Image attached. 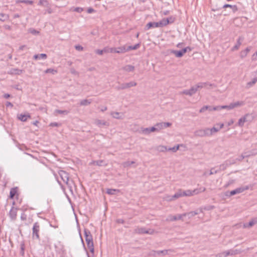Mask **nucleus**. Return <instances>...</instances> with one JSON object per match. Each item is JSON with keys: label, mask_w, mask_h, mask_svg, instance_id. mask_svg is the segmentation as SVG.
Segmentation results:
<instances>
[{"label": "nucleus", "mask_w": 257, "mask_h": 257, "mask_svg": "<svg viewBox=\"0 0 257 257\" xmlns=\"http://www.w3.org/2000/svg\"><path fill=\"white\" fill-rule=\"evenodd\" d=\"M206 189L205 187H200L198 188L194 189V190H179L169 200H172L175 198H178L181 197L187 196L190 197L195 195L198 194L201 192H203L205 191Z\"/></svg>", "instance_id": "1"}, {"label": "nucleus", "mask_w": 257, "mask_h": 257, "mask_svg": "<svg viewBox=\"0 0 257 257\" xmlns=\"http://www.w3.org/2000/svg\"><path fill=\"white\" fill-rule=\"evenodd\" d=\"M249 189L248 186H242L240 187H238L236 188L235 189L232 190L230 192H228L226 195L227 196H231L232 195H234L237 194L241 193L245 190H247Z\"/></svg>", "instance_id": "2"}, {"label": "nucleus", "mask_w": 257, "mask_h": 257, "mask_svg": "<svg viewBox=\"0 0 257 257\" xmlns=\"http://www.w3.org/2000/svg\"><path fill=\"white\" fill-rule=\"evenodd\" d=\"M40 230V225L38 222H35L33 227L32 236L33 239H39V232Z\"/></svg>", "instance_id": "3"}, {"label": "nucleus", "mask_w": 257, "mask_h": 257, "mask_svg": "<svg viewBox=\"0 0 257 257\" xmlns=\"http://www.w3.org/2000/svg\"><path fill=\"white\" fill-rule=\"evenodd\" d=\"M58 174L63 182L69 186V174L63 170L59 171Z\"/></svg>", "instance_id": "4"}, {"label": "nucleus", "mask_w": 257, "mask_h": 257, "mask_svg": "<svg viewBox=\"0 0 257 257\" xmlns=\"http://www.w3.org/2000/svg\"><path fill=\"white\" fill-rule=\"evenodd\" d=\"M186 215L187 213H183L174 216L169 215L166 220L169 221H174L178 220H182L183 217L186 216Z\"/></svg>", "instance_id": "5"}, {"label": "nucleus", "mask_w": 257, "mask_h": 257, "mask_svg": "<svg viewBox=\"0 0 257 257\" xmlns=\"http://www.w3.org/2000/svg\"><path fill=\"white\" fill-rule=\"evenodd\" d=\"M208 108H209V111L212 110H220L222 109H223L221 107V105H218L216 106L211 107L210 106L208 105H205L203 107H202L199 110V112L202 113L205 110H206Z\"/></svg>", "instance_id": "6"}, {"label": "nucleus", "mask_w": 257, "mask_h": 257, "mask_svg": "<svg viewBox=\"0 0 257 257\" xmlns=\"http://www.w3.org/2000/svg\"><path fill=\"white\" fill-rule=\"evenodd\" d=\"M207 129L205 128L204 129H201L196 131L194 132V135L197 137H203L205 136H208L207 133Z\"/></svg>", "instance_id": "7"}, {"label": "nucleus", "mask_w": 257, "mask_h": 257, "mask_svg": "<svg viewBox=\"0 0 257 257\" xmlns=\"http://www.w3.org/2000/svg\"><path fill=\"white\" fill-rule=\"evenodd\" d=\"M17 210L18 209L17 208H15L14 206H13L9 212V217L11 218V219L13 221L15 220L17 218Z\"/></svg>", "instance_id": "8"}, {"label": "nucleus", "mask_w": 257, "mask_h": 257, "mask_svg": "<svg viewBox=\"0 0 257 257\" xmlns=\"http://www.w3.org/2000/svg\"><path fill=\"white\" fill-rule=\"evenodd\" d=\"M137 85V83L135 81H131L128 83H124L120 85L119 87L120 89H125L131 87L135 86Z\"/></svg>", "instance_id": "9"}, {"label": "nucleus", "mask_w": 257, "mask_h": 257, "mask_svg": "<svg viewBox=\"0 0 257 257\" xmlns=\"http://www.w3.org/2000/svg\"><path fill=\"white\" fill-rule=\"evenodd\" d=\"M141 131L142 134L146 135H148L152 132H156L154 126L151 127L142 128Z\"/></svg>", "instance_id": "10"}, {"label": "nucleus", "mask_w": 257, "mask_h": 257, "mask_svg": "<svg viewBox=\"0 0 257 257\" xmlns=\"http://www.w3.org/2000/svg\"><path fill=\"white\" fill-rule=\"evenodd\" d=\"M84 235L86 242L93 241L92 236L88 229H84Z\"/></svg>", "instance_id": "11"}, {"label": "nucleus", "mask_w": 257, "mask_h": 257, "mask_svg": "<svg viewBox=\"0 0 257 257\" xmlns=\"http://www.w3.org/2000/svg\"><path fill=\"white\" fill-rule=\"evenodd\" d=\"M249 115V114L247 113L242 117H241V118H240L238 120L237 125L240 127L243 126L244 122L247 121V118Z\"/></svg>", "instance_id": "12"}, {"label": "nucleus", "mask_w": 257, "mask_h": 257, "mask_svg": "<svg viewBox=\"0 0 257 257\" xmlns=\"http://www.w3.org/2000/svg\"><path fill=\"white\" fill-rule=\"evenodd\" d=\"M22 72V70L18 68H11L8 72V73L11 75H20Z\"/></svg>", "instance_id": "13"}, {"label": "nucleus", "mask_w": 257, "mask_h": 257, "mask_svg": "<svg viewBox=\"0 0 257 257\" xmlns=\"http://www.w3.org/2000/svg\"><path fill=\"white\" fill-rule=\"evenodd\" d=\"M159 25L158 22H149L146 25L145 30H148L151 28H158Z\"/></svg>", "instance_id": "14"}, {"label": "nucleus", "mask_w": 257, "mask_h": 257, "mask_svg": "<svg viewBox=\"0 0 257 257\" xmlns=\"http://www.w3.org/2000/svg\"><path fill=\"white\" fill-rule=\"evenodd\" d=\"M170 19H172V18H164L161 20L160 21L158 22L159 24V27H163L166 26L170 23Z\"/></svg>", "instance_id": "15"}, {"label": "nucleus", "mask_w": 257, "mask_h": 257, "mask_svg": "<svg viewBox=\"0 0 257 257\" xmlns=\"http://www.w3.org/2000/svg\"><path fill=\"white\" fill-rule=\"evenodd\" d=\"M243 38L241 37H239L237 40L236 44L232 48L231 50L232 51L237 50L239 49V47L241 45V41L243 40Z\"/></svg>", "instance_id": "16"}, {"label": "nucleus", "mask_w": 257, "mask_h": 257, "mask_svg": "<svg viewBox=\"0 0 257 257\" xmlns=\"http://www.w3.org/2000/svg\"><path fill=\"white\" fill-rule=\"evenodd\" d=\"M231 103V107H232V109H233L235 107L243 106L245 104V102L243 101H237L236 102H232Z\"/></svg>", "instance_id": "17"}, {"label": "nucleus", "mask_w": 257, "mask_h": 257, "mask_svg": "<svg viewBox=\"0 0 257 257\" xmlns=\"http://www.w3.org/2000/svg\"><path fill=\"white\" fill-rule=\"evenodd\" d=\"M137 232L140 234H151L152 233L151 230H147L145 228H140L137 229Z\"/></svg>", "instance_id": "18"}, {"label": "nucleus", "mask_w": 257, "mask_h": 257, "mask_svg": "<svg viewBox=\"0 0 257 257\" xmlns=\"http://www.w3.org/2000/svg\"><path fill=\"white\" fill-rule=\"evenodd\" d=\"M208 131V136H210L215 134V133H217L219 131V129L216 127H213L211 128H207Z\"/></svg>", "instance_id": "19"}, {"label": "nucleus", "mask_w": 257, "mask_h": 257, "mask_svg": "<svg viewBox=\"0 0 257 257\" xmlns=\"http://www.w3.org/2000/svg\"><path fill=\"white\" fill-rule=\"evenodd\" d=\"M30 115L29 114H20L18 115V117L19 119L21 120L22 121H26L28 119V118H30Z\"/></svg>", "instance_id": "20"}, {"label": "nucleus", "mask_w": 257, "mask_h": 257, "mask_svg": "<svg viewBox=\"0 0 257 257\" xmlns=\"http://www.w3.org/2000/svg\"><path fill=\"white\" fill-rule=\"evenodd\" d=\"M171 53L174 54L175 55V56L178 58L182 57L184 55V53L182 52V50L179 51L173 50L171 51Z\"/></svg>", "instance_id": "21"}, {"label": "nucleus", "mask_w": 257, "mask_h": 257, "mask_svg": "<svg viewBox=\"0 0 257 257\" xmlns=\"http://www.w3.org/2000/svg\"><path fill=\"white\" fill-rule=\"evenodd\" d=\"M116 49L117 53H124L127 52V47L125 45L116 48Z\"/></svg>", "instance_id": "22"}, {"label": "nucleus", "mask_w": 257, "mask_h": 257, "mask_svg": "<svg viewBox=\"0 0 257 257\" xmlns=\"http://www.w3.org/2000/svg\"><path fill=\"white\" fill-rule=\"evenodd\" d=\"M243 153L246 156H247V158L252 156H254L257 154V150H252L251 151L244 152Z\"/></svg>", "instance_id": "23"}, {"label": "nucleus", "mask_w": 257, "mask_h": 257, "mask_svg": "<svg viewBox=\"0 0 257 257\" xmlns=\"http://www.w3.org/2000/svg\"><path fill=\"white\" fill-rule=\"evenodd\" d=\"M227 252L226 254L229 255H235L236 254H238L240 251L237 249H229L228 250H226Z\"/></svg>", "instance_id": "24"}, {"label": "nucleus", "mask_w": 257, "mask_h": 257, "mask_svg": "<svg viewBox=\"0 0 257 257\" xmlns=\"http://www.w3.org/2000/svg\"><path fill=\"white\" fill-rule=\"evenodd\" d=\"M95 123L99 127H101L102 125H107V122L105 121L100 119H96L95 121Z\"/></svg>", "instance_id": "25"}, {"label": "nucleus", "mask_w": 257, "mask_h": 257, "mask_svg": "<svg viewBox=\"0 0 257 257\" xmlns=\"http://www.w3.org/2000/svg\"><path fill=\"white\" fill-rule=\"evenodd\" d=\"M157 132H159L160 130L164 129L163 122L157 123L154 125Z\"/></svg>", "instance_id": "26"}, {"label": "nucleus", "mask_w": 257, "mask_h": 257, "mask_svg": "<svg viewBox=\"0 0 257 257\" xmlns=\"http://www.w3.org/2000/svg\"><path fill=\"white\" fill-rule=\"evenodd\" d=\"M135 69V67L131 65H127L123 68V70L127 72L133 71Z\"/></svg>", "instance_id": "27"}, {"label": "nucleus", "mask_w": 257, "mask_h": 257, "mask_svg": "<svg viewBox=\"0 0 257 257\" xmlns=\"http://www.w3.org/2000/svg\"><path fill=\"white\" fill-rule=\"evenodd\" d=\"M34 58L35 59H46L47 58V55L46 54L42 53L39 55L36 54L34 56Z\"/></svg>", "instance_id": "28"}, {"label": "nucleus", "mask_w": 257, "mask_h": 257, "mask_svg": "<svg viewBox=\"0 0 257 257\" xmlns=\"http://www.w3.org/2000/svg\"><path fill=\"white\" fill-rule=\"evenodd\" d=\"M92 101L91 99H83L80 102V105L87 106L90 104L91 103Z\"/></svg>", "instance_id": "29"}, {"label": "nucleus", "mask_w": 257, "mask_h": 257, "mask_svg": "<svg viewBox=\"0 0 257 257\" xmlns=\"http://www.w3.org/2000/svg\"><path fill=\"white\" fill-rule=\"evenodd\" d=\"M9 18V16L8 15L0 13V21L5 22L8 20Z\"/></svg>", "instance_id": "30"}, {"label": "nucleus", "mask_w": 257, "mask_h": 257, "mask_svg": "<svg viewBox=\"0 0 257 257\" xmlns=\"http://www.w3.org/2000/svg\"><path fill=\"white\" fill-rule=\"evenodd\" d=\"M88 247L89 248L90 251L93 253H94V244L93 241L86 242Z\"/></svg>", "instance_id": "31"}, {"label": "nucleus", "mask_w": 257, "mask_h": 257, "mask_svg": "<svg viewBox=\"0 0 257 257\" xmlns=\"http://www.w3.org/2000/svg\"><path fill=\"white\" fill-rule=\"evenodd\" d=\"M250 51V48L247 47L244 51H242L240 53V57L241 58H244L246 56L247 53Z\"/></svg>", "instance_id": "32"}, {"label": "nucleus", "mask_w": 257, "mask_h": 257, "mask_svg": "<svg viewBox=\"0 0 257 257\" xmlns=\"http://www.w3.org/2000/svg\"><path fill=\"white\" fill-rule=\"evenodd\" d=\"M38 5L43 6L44 7H47L49 5V3L47 0H39L38 2Z\"/></svg>", "instance_id": "33"}, {"label": "nucleus", "mask_w": 257, "mask_h": 257, "mask_svg": "<svg viewBox=\"0 0 257 257\" xmlns=\"http://www.w3.org/2000/svg\"><path fill=\"white\" fill-rule=\"evenodd\" d=\"M119 190L117 189H108L106 191V193L109 195H114L116 192H119Z\"/></svg>", "instance_id": "34"}, {"label": "nucleus", "mask_w": 257, "mask_h": 257, "mask_svg": "<svg viewBox=\"0 0 257 257\" xmlns=\"http://www.w3.org/2000/svg\"><path fill=\"white\" fill-rule=\"evenodd\" d=\"M157 150L160 152H164L168 151V148L164 146H159L157 147Z\"/></svg>", "instance_id": "35"}, {"label": "nucleus", "mask_w": 257, "mask_h": 257, "mask_svg": "<svg viewBox=\"0 0 257 257\" xmlns=\"http://www.w3.org/2000/svg\"><path fill=\"white\" fill-rule=\"evenodd\" d=\"M70 11H74L79 13H81L83 11L84 9L81 7L71 8Z\"/></svg>", "instance_id": "36"}, {"label": "nucleus", "mask_w": 257, "mask_h": 257, "mask_svg": "<svg viewBox=\"0 0 257 257\" xmlns=\"http://www.w3.org/2000/svg\"><path fill=\"white\" fill-rule=\"evenodd\" d=\"M256 82H257V78L256 77L252 79L251 81L247 82V86L248 87H250L252 86V85H253Z\"/></svg>", "instance_id": "37"}, {"label": "nucleus", "mask_w": 257, "mask_h": 257, "mask_svg": "<svg viewBox=\"0 0 257 257\" xmlns=\"http://www.w3.org/2000/svg\"><path fill=\"white\" fill-rule=\"evenodd\" d=\"M197 91V90L195 86L191 87V88L189 89V96H192L193 94H195Z\"/></svg>", "instance_id": "38"}, {"label": "nucleus", "mask_w": 257, "mask_h": 257, "mask_svg": "<svg viewBox=\"0 0 257 257\" xmlns=\"http://www.w3.org/2000/svg\"><path fill=\"white\" fill-rule=\"evenodd\" d=\"M45 73H52V74H55L57 73V70L52 69V68H48L45 71Z\"/></svg>", "instance_id": "39"}, {"label": "nucleus", "mask_w": 257, "mask_h": 257, "mask_svg": "<svg viewBox=\"0 0 257 257\" xmlns=\"http://www.w3.org/2000/svg\"><path fill=\"white\" fill-rule=\"evenodd\" d=\"M92 164L99 166H104L105 165L104 164V162L102 160H98V161H93V163H92Z\"/></svg>", "instance_id": "40"}, {"label": "nucleus", "mask_w": 257, "mask_h": 257, "mask_svg": "<svg viewBox=\"0 0 257 257\" xmlns=\"http://www.w3.org/2000/svg\"><path fill=\"white\" fill-rule=\"evenodd\" d=\"M140 46V44H137L135 45L134 46H129L127 47V51L131 50H136Z\"/></svg>", "instance_id": "41"}, {"label": "nucleus", "mask_w": 257, "mask_h": 257, "mask_svg": "<svg viewBox=\"0 0 257 257\" xmlns=\"http://www.w3.org/2000/svg\"><path fill=\"white\" fill-rule=\"evenodd\" d=\"M232 8L234 11L237 10V7L235 5H231L229 4H225L223 6V8Z\"/></svg>", "instance_id": "42"}, {"label": "nucleus", "mask_w": 257, "mask_h": 257, "mask_svg": "<svg viewBox=\"0 0 257 257\" xmlns=\"http://www.w3.org/2000/svg\"><path fill=\"white\" fill-rule=\"evenodd\" d=\"M20 248H21L20 254L22 256H24V254H25V244L24 242H22L21 243Z\"/></svg>", "instance_id": "43"}, {"label": "nucleus", "mask_w": 257, "mask_h": 257, "mask_svg": "<svg viewBox=\"0 0 257 257\" xmlns=\"http://www.w3.org/2000/svg\"><path fill=\"white\" fill-rule=\"evenodd\" d=\"M111 115L113 118L117 119L121 118V116L119 115V113L118 112H112Z\"/></svg>", "instance_id": "44"}, {"label": "nucleus", "mask_w": 257, "mask_h": 257, "mask_svg": "<svg viewBox=\"0 0 257 257\" xmlns=\"http://www.w3.org/2000/svg\"><path fill=\"white\" fill-rule=\"evenodd\" d=\"M17 193L16 188H12L10 191V196L11 198H13L15 196Z\"/></svg>", "instance_id": "45"}, {"label": "nucleus", "mask_w": 257, "mask_h": 257, "mask_svg": "<svg viewBox=\"0 0 257 257\" xmlns=\"http://www.w3.org/2000/svg\"><path fill=\"white\" fill-rule=\"evenodd\" d=\"M179 146L180 145H178L173 147L168 148V151H172L173 152H176L179 149Z\"/></svg>", "instance_id": "46"}, {"label": "nucleus", "mask_w": 257, "mask_h": 257, "mask_svg": "<svg viewBox=\"0 0 257 257\" xmlns=\"http://www.w3.org/2000/svg\"><path fill=\"white\" fill-rule=\"evenodd\" d=\"M207 84V83H199L197 85H195V87H196L197 90H198V88L204 87Z\"/></svg>", "instance_id": "47"}, {"label": "nucleus", "mask_w": 257, "mask_h": 257, "mask_svg": "<svg viewBox=\"0 0 257 257\" xmlns=\"http://www.w3.org/2000/svg\"><path fill=\"white\" fill-rule=\"evenodd\" d=\"M55 112L56 113H59V114H67L69 113V111L66 110H59V109H56L55 110Z\"/></svg>", "instance_id": "48"}, {"label": "nucleus", "mask_w": 257, "mask_h": 257, "mask_svg": "<svg viewBox=\"0 0 257 257\" xmlns=\"http://www.w3.org/2000/svg\"><path fill=\"white\" fill-rule=\"evenodd\" d=\"M226 253H227V252L226 250L223 252H222L217 254L216 255V257H227V256H228V255L226 254Z\"/></svg>", "instance_id": "49"}, {"label": "nucleus", "mask_w": 257, "mask_h": 257, "mask_svg": "<svg viewBox=\"0 0 257 257\" xmlns=\"http://www.w3.org/2000/svg\"><path fill=\"white\" fill-rule=\"evenodd\" d=\"M134 163V161H126L123 163V166L124 167H128Z\"/></svg>", "instance_id": "50"}, {"label": "nucleus", "mask_w": 257, "mask_h": 257, "mask_svg": "<svg viewBox=\"0 0 257 257\" xmlns=\"http://www.w3.org/2000/svg\"><path fill=\"white\" fill-rule=\"evenodd\" d=\"M28 32L33 35H36L39 33V32L33 28L29 29Z\"/></svg>", "instance_id": "51"}, {"label": "nucleus", "mask_w": 257, "mask_h": 257, "mask_svg": "<svg viewBox=\"0 0 257 257\" xmlns=\"http://www.w3.org/2000/svg\"><path fill=\"white\" fill-rule=\"evenodd\" d=\"M247 158V156H245L244 153H242L241 156H239L238 158H237L235 160L237 161H241L243 159Z\"/></svg>", "instance_id": "52"}, {"label": "nucleus", "mask_w": 257, "mask_h": 257, "mask_svg": "<svg viewBox=\"0 0 257 257\" xmlns=\"http://www.w3.org/2000/svg\"><path fill=\"white\" fill-rule=\"evenodd\" d=\"M253 225H254V223H253V221L252 220V219L248 222V224H243V227L244 228H246V227H251L252 226H253Z\"/></svg>", "instance_id": "53"}, {"label": "nucleus", "mask_w": 257, "mask_h": 257, "mask_svg": "<svg viewBox=\"0 0 257 257\" xmlns=\"http://www.w3.org/2000/svg\"><path fill=\"white\" fill-rule=\"evenodd\" d=\"M168 251V250H157V251H155V252L156 254H158V255L160 254L161 253H162L164 255H165L167 253Z\"/></svg>", "instance_id": "54"}, {"label": "nucleus", "mask_w": 257, "mask_h": 257, "mask_svg": "<svg viewBox=\"0 0 257 257\" xmlns=\"http://www.w3.org/2000/svg\"><path fill=\"white\" fill-rule=\"evenodd\" d=\"M231 107V103H230L229 105H221V107L223 109H227L228 110H231L232 109V107Z\"/></svg>", "instance_id": "55"}, {"label": "nucleus", "mask_w": 257, "mask_h": 257, "mask_svg": "<svg viewBox=\"0 0 257 257\" xmlns=\"http://www.w3.org/2000/svg\"><path fill=\"white\" fill-rule=\"evenodd\" d=\"M27 215L24 213H22L21 215V219L22 220H26L27 219Z\"/></svg>", "instance_id": "56"}, {"label": "nucleus", "mask_w": 257, "mask_h": 257, "mask_svg": "<svg viewBox=\"0 0 257 257\" xmlns=\"http://www.w3.org/2000/svg\"><path fill=\"white\" fill-rule=\"evenodd\" d=\"M192 49L190 47H187L182 49V52L185 54L188 50L191 51Z\"/></svg>", "instance_id": "57"}, {"label": "nucleus", "mask_w": 257, "mask_h": 257, "mask_svg": "<svg viewBox=\"0 0 257 257\" xmlns=\"http://www.w3.org/2000/svg\"><path fill=\"white\" fill-rule=\"evenodd\" d=\"M164 128L169 127L171 125V123L170 122H163Z\"/></svg>", "instance_id": "58"}, {"label": "nucleus", "mask_w": 257, "mask_h": 257, "mask_svg": "<svg viewBox=\"0 0 257 257\" xmlns=\"http://www.w3.org/2000/svg\"><path fill=\"white\" fill-rule=\"evenodd\" d=\"M95 53L98 55H101L103 54L104 51L103 50L97 49L95 51Z\"/></svg>", "instance_id": "59"}, {"label": "nucleus", "mask_w": 257, "mask_h": 257, "mask_svg": "<svg viewBox=\"0 0 257 257\" xmlns=\"http://www.w3.org/2000/svg\"><path fill=\"white\" fill-rule=\"evenodd\" d=\"M116 48H109V53H117Z\"/></svg>", "instance_id": "60"}, {"label": "nucleus", "mask_w": 257, "mask_h": 257, "mask_svg": "<svg viewBox=\"0 0 257 257\" xmlns=\"http://www.w3.org/2000/svg\"><path fill=\"white\" fill-rule=\"evenodd\" d=\"M217 172H218V170H215L214 168H212L210 170V171L209 174L210 175H212V174H216Z\"/></svg>", "instance_id": "61"}, {"label": "nucleus", "mask_w": 257, "mask_h": 257, "mask_svg": "<svg viewBox=\"0 0 257 257\" xmlns=\"http://www.w3.org/2000/svg\"><path fill=\"white\" fill-rule=\"evenodd\" d=\"M23 3L32 5L33 4V1L29 0H23Z\"/></svg>", "instance_id": "62"}, {"label": "nucleus", "mask_w": 257, "mask_h": 257, "mask_svg": "<svg viewBox=\"0 0 257 257\" xmlns=\"http://www.w3.org/2000/svg\"><path fill=\"white\" fill-rule=\"evenodd\" d=\"M75 48L78 51H82L83 49V48L80 45H76Z\"/></svg>", "instance_id": "63"}, {"label": "nucleus", "mask_w": 257, "mask_h": 257, "mask_svg": "<svg viewBox=\"0 0 257 257\" xmlns=\"http://www.w3.org/2000/svg\"><path fill=\"white\" fill-rule=\"evenodd\" d=\"M187 213L186 216H188L189 218H190L194 216L193 211H191L189 213Z\"/></svg>", "instance_id": "64"}]
</instances>
